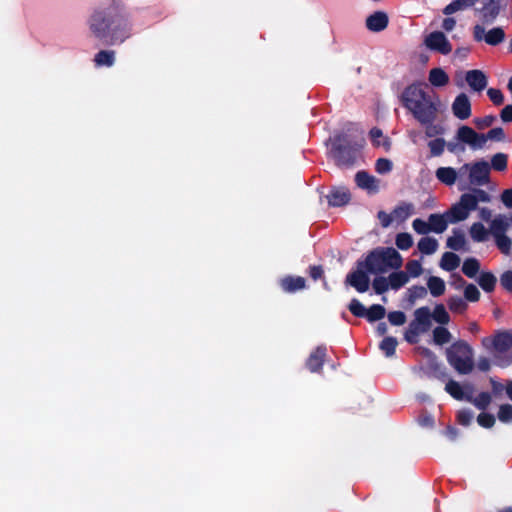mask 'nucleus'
Masks as SVG:
<instances>
[{
	"label": "nucleus",
	"instance_id": "1",
	"mask_svg": "<svg viewBox=\"0 0 512 512\" xmlns=\"http://www.w3.org/2000/svg\"><path fill=\"white\" fill-rule=\"evenodd\" d=\"M511 227L512 213L498 214L490 221L489 229L482 223L475 222L471 225L469 233L475 242L486 241L490 234L500 252L509 255L512 251V240L506 233Z\"/></svg>",
	"mask_w": 512,
	"mask_h": 512
},
{
	"label": "nucleus",
	"instance_id": "2",
	"mask_svg": "<svg viewBox=\"0 0 512 512\" xmlns=\"http://www.w3.org/2000/svg\"><path fill=\"white\" fill-rule=\"evenodd\" d=\"M126 14L127 10L121 0L103 2L91 13L88 20L89 29L96 38L106 39L109 28Z\"/></svg>",
	"mask_w": 512,
	"mask_h": 512
},
{
	"label": "nucleus",
	"instance_id": "3",
	"mask_svg": "<svg viewBox=\"0 0 512 512\" xmlns=\"http://www.w3.org/2000/svg\"><path fill=\"white\" fill-rule=\"evenodd\" d=\"M403 105L422 124L432 122L437 115V107L420 84H411L401 95Z\"/></svg>",
	"mask_w": 512,
	"mask_h": 512
},
{
	"label": "nucleus",
	"instance_id": "4",
	"mask_svg": "<svg viewBox=\"0 0 512 512\" xmlns=\"http://www.w3.org/2000/svg\"><path fill=\"white\" fill-rule=\"evenodd\" d=\"M402 263V256L394 248L375 250L364 260L365 267L371 274L384 273L389 269H399Z\"/></svg>",
	"mask_w": 512,
	"mask_h": 512
},
{
	"label": "nucleus",
	"instance_id": "5",
	"mask_svg": "<svg viewBox=\"0 0 512 512\" xmlns=\"http://www.w3.org/2000/svg\"><path fill=\"white\" fill-rule=\"evenodd\" d=\"M482 344L494 354L496 365L506 367L512 362V331H501L486 337Z\"/></svg>",
	"mask_w": 512,
	"mask_h": 512
},
{
	"label": "nucleus",
	"instance_id": "6",
	"mask_svg": "<svg viewBox=\"0 0 512 512\" xmlns=\"http://www.w3.org/2000/svg\"><path fill=\"white\" fill-rule=\"evenodd\" d=\"M450 365L460 374H468L473 369V350L465 342H456L447 350Z\"/></svg>",
	"mask_w": 512,
	"mask_h": 512
},
{
	"label": "nucleus",
	"instance_id": "7",
	"mask_svg": "<svg viewBox=\"0 0 512 512\" xmlns=\"http://www.w3.org/2000/svg\"><path fill=\"white\" fill-rule=\"evenodd\" d=\"M490 164L484 160L466 163L460 167V176L468 174V181L472 185H485L489 181Z\"/></svg>",
	"mask_w": 512,
	"mask_h": 512
},
{
	"label": "nucleus",
	"instance_id": "8",
	"mask_svg": "<svg viewBox=\"0 0 512 512\" xmlns=\"http://www.w3.org/2000/svg\"><path fill=\"white\" fill-rule=\"evenodd\" d=\"M472 36L476 42H484L490 46H497L506 39L503 28L493 27L486 30L483 23H477L472 28Z\"/></svg>",
	"mask_w": 512,
	"mask_h": 512
},
{
	"label": "nucleus",
	"instance_id": "9",
	"mask_svg": "<svg viewBox=\"0 0 512 512\" xmlns=\"http://www.w3.org/2000/svg\"><path fill=\"white\" fill-rule=\"evenodd\" d=\"M475 209L476 201L474 197L470 194H463L460 200L446 212V217L450 223H457L466 220Z\"/></svg>",
	"mask_w": 512,
	"mask_h": 512
},
{
	"label": "nucleus",
	"instance_id": "10",
	"mask_svg": "<svg viewBox=\"0 0 512 512\" xmlns=\"http://www.w3.org/2000/svg\"><path fill=\"white\" fill-rule=\"evenodd\" d=\"M131 33L132 23L129 20L128 14H126L109 28L107 33L109 40L107 42L111 45L121 44L131 36Z\"/></svg>",
	"mask_w": 512,
	"mask_h": 512
},
{
	"label": "nucleus",
	"instance_id": "11",
	"mask_svg": "<svg viewBox=\"0 0 512 512\" xmlns=\"http://www.w3.org/2000/svg\"><path fill=\"white\" fill-rule=\"evenodd\" d=\"M455 138L459 142L466 144L472 150H481L485 147L484 134L477 133L466 125L458 128Z\"/></svg>",
	"mask_w": 512,
	"mask_h": 512
},
{
	"label": "nucleus",
	"instance_id": "12",
	"mask_svg": "<svg viewBox=\"0 0 512 512\" xmlns=\"http://www.w3.org/2000/svg\"><path fill=\"white\" fill-rule=\"evenodd\" d=\"M504 7L503 0H486L482 7L476 9L475 12L480 15L481 23L491 24L496 20Z\"/></svg>",
	"mask_w": 512,
	"mask_h": 512
},
{
	"label": "nucleus",
	"instance_id": "13",
	"mask_svg": "<svg viewBox=\"0 0 512 512\" xmlns=\"http://www.w3.org/2000/svg\"><path fill=\"white\" fill-rule=\"evenodd\" d=\"M369 271H367L364 261L358 264L357 269L347 276V282L358 292L363 293L369 288Z\"/></svg>",
	"mask_w": 512,
	"mask_h": 512
},
{
	"label": "nucleus",
	"instance_id": "14",
	"mask_svg": "<svg viewBox=\"0 0 512 512\" xmlns=\"http://www.w3.org/2000/svg\"><path fill=\"white\" fill-rule=\"evenodd\" d=\"M426 46L441 54H449L452 51V45L442 32H432L425 39Z\"/></svg>",
	"mask_w": 512,
	"mask_h": 512
},
{
	"label": "nucleus",
	"instance_id": "15",
	"mask_svg": "<svg viewBox=\"0 0 512 512\" xmlns=\"http://www.w3.org/2000/svg\"><path fill=\"white\" fill-rule=\"evenodd\" d=\"M452 112L460 120L468 119L471 116V103L464 93L459 94L452 103Z\"/></svg>",
	"mask_w": 512,
	"mask_h": 512
},
{
	"label": "nucleus",
	"instance_id": "16",
	"mask_svg": "<svg viewBox=\"0 0 512 512\" xmlns=\"http://www.w3.org/2000/svg\"><path fill=\"white\" fill-rule=\"evenodd\" d=\"M355 181L359 188L366 190L370 194H375L380 190V181L365 171H359L355 175Z\"/></svg>",
	"mask_w": 512,
	"mask_h": 512
},
{
	"label": "nucleus",
	"instance_id": "17",
	"mask_svg": "<svg viewBox=\"0 0 512 512\" xmlns=\"http://www.w3.org/2000/svg\"><path fill=\"white\" fill-rule=\"evenodd\" d=\"M435 176L439 182L447 186H452L457 180L463 178V176H460V169L457 171L453 167H439L435 171Z\"/></svg>",
	"mask_w": 512,
	"mask_h": 512
},
{
	"label": "nucleus",
	"instance_id": "18",
	"mask_svg": "<svg viewBox=\"0 0 512 512\" xmlns=\"http://www.w3.org/2000/svg\"><path fill=\"white\" fill-rule=\"evenodd\" d=\"M388 15L383 11H377L366 19V27L373 32L384 30L388 25Z\"/></svg>",
	"mask_w": 512,
	"mask_h": 512
},
{
	"label": "nucleus",
	"instance_id": "19",
	"mask_svg": "<svg viewBox=\"0 0 512 512\" xmlns=\"http://www.w3.org/2000/svg\"><path fill=\"white\" fill-rule=\"evenodd\" d=\"M465 78L474 91H482L487 86V77L481 70H470L466 73Z\"/></svg>",
	"mask_w": 512,
	"mask_h": 512
},
{
	"label": "nucleus",
	"instance_id": "20",
	"mask_svg": "<svg viewBox=\"0 0 512 512\" xmlns=\"http://www.w3.org/2000/svg\"><path fill=\"white\" fill-rule=\"evenodd\" d=\"M281 288L288 293H294L306 287V281L300 276H286L280 280Z\"/></svg>",
	"mask_w": 512,
	"mask_h": 512
},
{
	"label": "nucleus",
	"instance_id": "21",
	"mask_svg": "<svg viewBox=\"0 0 512 512\" xmlns=\"http://www.w3.org/2000/svg\"><path fill=\"white\" fill-rule=\"evenodd\" d=\"M445 390L456 400H467V401L471 400L470 388L466 387V389H465L463 386H461L456 381H453V380L449 381L446 384Z\"/></svg>",
	"mask_w": 512,
	"mask_h": 512
},
{
	"label": "nucleus",
	"instance_id": "22",
	"mask_svg": "<svg viewBox=\"0 0 512 512\" xmlns=\"http://www.w3.org/2000/svg\"><path fill=\"white\" fill-rule=\"evenodd\" d=\"M326 355V348L318 347L315 349L308 358L307 367L312 372H317L321 369L324 357Z\"/></svg>",
	"mask_w": 512,
	"mask_h": 512
},
{
	"label": "nucleus",
	"instance_id": "23",
	"mask_svg": "<svg viewBox=\"0 0 512 512\" xmlns=\"http://www.w3.org/2000/svg\"><path fill=\"white\" fill-rule=\"evenodd\" d=\"M430 319L431 313L429 308L422 307L415 311V319L412 321V323L426 332L431 324Z\"/></svg>",
	"mask_w": 512,
	"mask_h": 512
},
{
	"label": "nucleus",
	"instance_id": "24",
	"mask_svg": "<svg viewBox=\"0 0 512 512\" xmlns=\"http://www.w3.org/2000/svg\"><path fill=\"white\" fill-rule=\"evenodd\" d=\"M428 80L434 87H444L449 82V76L442 68H433L429 72Z\"/></svg>",
	"mask_w": 512,
	"mask_h": 512
},
{
	"label": "nucleus",
	"instance_id": "25",
	"mask_svg": "<svg viewBox=\"0 0 512 512\" xmlns=\"http://www.w3.org/2000/svg\"><path fill=\"white\" fill-rule=\"evenodd\" d=\"M428 222L431 226V232L435 233H443L447 228V224L450 223L446 217V213L444 215L431 214L428 218Z\"/></svg>",
	"mask_w": 512,
	"mask_h": 512
},
{
	"label": "nucleus",
	"instance_id": "26",
	"mask_svg": "<svg viewBox=\"0 0 512 512\" xmlns=\"http://www.w3.org/2000/svg\"><path fill=\"white\" fill-rule=\"evenodd\" d=\"M350 200V194L345 189H335L328 196V202L332 206H342Z\"/></svg>",
	"mask_w": 512,
	"mask_h": 512
},
{
	"label": "nucleus",
	"instance_id": "27",
	"mask_svg": "<svg viewBox=\"0 0 512 512\" xmlns=\"http://www.w3.org/2000/svg\"><path fill=\"white\" fill-rule=\"evenodd\" d=\"M389 285L391 289L397 290L409 281V276L404 271H398L391 273L388 277Z\"/></svg>",
	"mask_w": 512,
	"mask_h": 512
},
{
	"label": "nucleus",
	"instance_id": "28",
	"mask_svg": "<svg viewBox=\"0 0 512 512\" xmlns=\"http://www.w3.org/2000/svg\"><path fill=\"white\" fill-rule=\"evenodd\" d=\"M418 249L422 254L431 255L438 249V242L431 237H423L418 242Z\"/></svg>",
	"mask_w": 512,
	"mask_h": 512
},
{
	"label": "nucleus",
	"instance_id": "29",
	"mask_svg": "<svg viewBox=\"0 0 512 512\" xmlns=\"http://www.w3.org/2000/svg\"><path fill=\"white\" fill-rule=\"evenodd\" d=\"M460 264V258L451 252H446L443 254L440 266L442 269L446 271H452L456 269Z\"/></svg>",
	"mask_w": 512,
	"mask_h": 512
},
{
	"label": "nucleus",
	"instance_id": "30",
	"mask_svg": "<svg viewBox=\"0 0 512 512\" xmlns=\"http://www.w3.org/2000/svg\"><path fill=\"white\" fill-rule=\"evenodd\" d=\"M427 286L431 295L434 297L441 296L445 292V282L439 277H430L428 279Z\"/></svg>",
	"mask_w": 512,
	"mask_h": 512
},
{
	"label": "nucleus",
	"instance_id": "31",
	"mask_svg": "<svg viewBox=\"0 0 512 512\" xmlns=\"http://www.w3.org/2000/svg\"><path fill=\"white\" fill-rule=\"evenodd\" d=\"M413 214V205L403 204L391 213L392 219L398 222H403Z\"/></svg>",
	"mask_w": 512,
	"mask_h": 512
},
{
	"label": "nucleus",
	"instance_id": "32",
	"mask_svg": "<svg viewBox=\"0 0 512 512\" xmlns=\"http://www.w3.org/2000/svg\"><path fill=\"white\" fill-rule=\"evenodd\" d=\"M97 66H112L115 61V52L102 50L95 55L94 59Z\"/></svg>",
	"mask_w": 512,
	"mask_h": 512
},
{
	"label": "nucleus",
	"instance_id": "33",
	"mask_svg": "<svg viewBox=\"0 0 512 512\" xmlns=\"http://www.w3.org/2000/svg\"><path fill=\"white\" fill-rule=\"evenodd\" d=\"M496 281V277L490 272H483L478 277L479 285L486 292H491L494 290Z\"/></svg>",
	"mask_w": 512,
	"mask_h": 512
},
{
	"label": "nucleus",
	"instance_id": "34",
	"mask_svg": "<svg viewBox=\"0 0 512 512\" xmlns=\"http://www.w3.org/2000/svg\"><path fill=\"white\" fill-rule=\"evenodd\" d=\"M479 268H480V263L477 259L468 258L463 263L462 271L467 277L473 278L479 271Z\"/></svg>",
	"mask_w": 512,
	"mask_h": 512
},
{
	"label": "nucleus",
	"instance_id": "35",
	"mask_svg": "<svg viewBox=\"0 0 512 512\" xmlns=\"http://www.w3.org/2000/svg\"><path fill=\"white\" fill-rule=\"evenodd\" d=\"M466 245V239L462 232H454L447 240V246L453 250H461Z\"/></svg>",
	"mask_w": 512,
	"mask_h": 512
},
{
	"label": "nucleus",
	"instance_id": "36",
	"mask_svg": "<svg viewBox=\"0 0 512 512\" xmlns=\"http://www.w3.org/2000/svg\"><path fill=\"white\" fill-rule=\"evenodd\" d=\"M385 313L386 311L383 306L375 304L367 309L365 318L370 322H374L382 319L385 316Z\"/></svg>",
	"mask_w": 512,
	"mask_h": 512
},
{
	"label": "nucleus",
	"instance_id": "37",
	"mask_svg": "<svg viewBox=\"0 0 512 512\" xmlns=\"http://www.w3.org/2000/svg\"><path fill=\"white\" fill-rule=\"evenodd\" d=\"M433 340L436 344L443 345L451 340V334L444 327H436L433 331Z\"/></svg>",
	"mask_w": 512,
	"mask_h": 512
},
{
	"label": "nucleus",
	"instance_id": "38",
	"mask_svg": "<svg viewBox=\"0 0 512 512\" xmlns=\"http://www.w3.org/2000/svg\"><path fill=\"white\" fill-rule=\"evenodd\" d=\"M397 340L393 337H386L384 338L380 343V349L383 351V353L387 357H391L394 355L396 347H397Z\"/></svg>",
	"mask_w": 512,
	"mask_h": 512
},
{
	"label": "nucleus",
	"instance_id": "39",
	"mask_svg": "<svg viewBox=\"0 0 512 512\" xmlns=\"http://www.w3.org/2000/svg\"><path fill=\"white\" fill-rule=\"evenodd\" d=\"M370 137H371V140L373 141L374 145L382 146L386 149H388L390 147L389 140L383 136V133L380 129H378V128L371 129Z\"/></svg>",
	"mask_w": 512,
	"mask_h": 512
},
{
	"label": "nucleus",
	"instance_id": "40",
	"mask_svg": "<svg viewBox=\"0 0 512 512\" xmlns=\"http://www.w3.org/2000/svg\"><path fill=\"white\" fill-rule=\"evenodd\" d=\"M431 317L440 324H447L450 320L449 314L447 313L445 307L441 304L437 305L433 313L431 314Z\"/></svg>",
	"mask_w": 512,
	"mask_h": 512
},
{
	"label": "nucleus",
	"instance_id": "41",
	"mask_svg": "<svg viewBox=\"0 0 512 512\" xmlns=\"http://www.w3.org/2000/svg\"><path fill=\"white\" fill-rule=\"evenodd\" d=\"M423 272L422 264L418 260H410L406 264L407 275L413 278L419 277Z\"/></svg>",
	"mask_w": 512,
	"mask_h": 512
},
{
	"label": "nucleus",
	"instance_id": "42",
	"mask_svg": "<svg viewBox=\"0 0 512 512\" xmlns=\"http://www.w3.org/2000/svg\"><path fill=\"white\" fill-rule=\"evenodd\" d=\"M395 242L399 249L407 250L413 245V238L409 233H399Z\"/></svg>",
	"mask_w": 512,
	"mask_h": 512
},
{
	"label": "nucleus",
	"instance_id": "43",
	"mask_svg": "<svg viewBox=\"0 0 512 512\" xmlns=\"http://www.w3.org/2000/svg\"><path fill=\"white\" fill-rule=\"evenodd\" d=\"M497 171H503L507 167V156L503 153H497L492 157L490 168Z\"/></svg>",
	"mask_w": 512,
	"mask_h": 512
},
{
	"label": "nucleus",
	"instance_id": "44",
	"mask_svg": "<svg viewBox=\"0 0 512 512\" xmlns=\"http://www.w3.org/2000/svg\"><path fill=\"white\" fill-rule=\"evenodd\" d=\"M425 331L422 330L420 327L416 326L412 322L410 323L406 333H405V339L409 343H415L417 342V338L421 333H424Z\"/></svg>",
	"mask_w": 512,
	"mask_h": 512
},
{
	"label": "nucleus",
	"instance_id": "45",
	"mask_svg": "<svg viewBox=\"0 0 512 512\" xmlns=\"http://www.w3.org/2000/svg\"><path fill=\"white\" fill-rule=\"evenodd\" d=\"M349 310L351 313L357 317H365L367 309L365 306L357 299H353L349 304Z\"/></svg>",
	"mask_w": 512,
	"mask_h": 512
},
{
	"label": "nucleus",
	"instance_id": "46",
	"mask_svg": "<svg viewBox=\"0 0 512 512\" xmlns=\"http://www.w3.org/2000/svg\"><path fill=\"white\" fill-rule=\"evenodd\" d=\"M449 309L453 312L462 313L465 311L467 305L463 299L460 297L450 298L448 302Z\"/></svg>",
	"mask_w": 512,
	"mask_h": 512
},
{
	"label": "nucleus",
	"instance_id": "47",
	"mask_svg": "<svg viewBox=\"0 0 512 512\" xmlns=\"http://www.w3.org/2000/svg\"><path fill=\"white\" fill-rule=\"evenodd\" d=\"M477 408L485 409L491 402V397L488 393H481L474 399L470 400Z\"/></svg>",
	"mask_w": 512,
	"mask_h": 512
},
{
	"label": "nucleus",
	"instance_id": "48",
	"mask_svg": "<svg viewBox=\"0 0 512 512\" xmlns=\"http://www.w3.org/2000/svg\"><path fill=\"white\" fill-rule=\"evenodd\" d=\"M373 288L377 294H382L390 288L388 278L377 277L373 281Z\"/></svg>",
	"mask_w": 512,
	"mask_h": 512
},
{
	"label": "nucleus",
	"instance_id": "49",
	"mask_svg": "<svg viewBox=\"0 0 512 512\" xmlns=\"http://www.w3.org/2000/svg\"><path fill=\"white\" fill-rule=\"evenodd\" d=\"M428 146L430 148L432 155L439 156L444 151L445 141L441 138H438L430 141Z\"/></svg>",
	"mask_w": 512,
	"mask_h": 512
},
{
	"label": "nucleus",
	"instance_id": "50",
	"mask_svg": "<svg viewBox=\"0 0 512 512\" xmlns=\"http://www.w3.org/2000/svg\"><path fill=\"white\" fill-rule=\"evenodd\" d=\"M413 229L418 234H428L431 232V226L429 225V222L424 221L422 219H415L412 223Z\"/></svg>",
	"mask_w": 512,
	"mask_h": 512
},
{
	"label": "nucleus",
	"instance_id": "51",
	"mask_svg": "<svg viewBox=\"0 0 512 512\" xmlns=\"http://www.w3.org/2000/svg\"><path fill=\"white\" fill-rule=\"evenodd\" d=\"M485 143L488 140L502 141L505 138L504 130L500 127L491 129L487 134H484Z\"/></svg>",
	"mask_w": 512,
	"mask_h": 512
},
{
	"label": "nucleus",
	"instance_id": "52",
	"mask_svg": "<svg viewBox=\"0 0 512 512\" xmlns=\"http://www.w3.org/2000/svg\"><path fill=\"white\" fill-rule=\"evenodd\" d=\"M392 162L386 158H380L375 164V169L379 174H386L392 170Z\"/></svg>",
	"mask_w": 512,
	"mask_h": 512
},
{
	"label": "nucleus",
	"instance_id": "53",
	"mask_svg": "<svg viewBox=\"0 0 512 512\" xmlns=\"http://www.w3.org/2000/svg\"><path fill=\"white\" fill-rule=\"evenodd\" d=\"M498 418L501 422H510L512 420V406L508 404L500 406Z\"/></svg>",
	"mask_w": 512,
	"mask_h": 512
},
{
	"label": "nucleus",
	"instance_id": "54",
	"mask_svg": "<svg viewBox=\"0 0 512 512\" xmlns=\"http://www.w3.org/2000/svg\"><path fill=\"white\" fill-rule=\"evenodd\" d=\"M464 295L468 301L475 302L479 300L480 292L475 285L469 284L465 287Z\"/></svg>",
	"mask_w": 512,
	"mask_h": 512
},
{
	"label": "nucleus",
	"instance_id": "55",
	"mask_svg": "<svg viewBox=\"0 0 512 512\" xmlns=\"http://www.w3.org/2000/svg\"><path fill=\"white\" fill-rule=\"evenodd\" d=\"M487 95L495 105H501L504 102V96L502 92L495 88H490L487 91Z\"/></svg>",
	"mask_w": 512,
	"mask_h": 512
},
{
	"label": "nucleus",
	"instance_id": "56",
	"mask_svg": "<svg viewBox=\"0 0 512 512\" xmlns=\"http://www.w3.org/2000/svg\"><path fill=\"white\" fill-rule=\"evenodd\" d=\"M388 319H389L391 324L397 325V326L403 325L405 323V321H406L405 314L403 312H400V311L391 312L388 315Z\"/></svg>",
	"mask_w": 512,
	"mask_h": 512
},
{
	"label": "nucleus",
	"instance_id": "57",
	"mask_svg": "<svg viewBox=\"0 0 512 512\" xmlns=\"http://www.w3.org/2000/svg\"><path fill=\"white\" fill-rule=\"evenodd\" d=\"M477 421H478L479 425H481L482 427L490 428L494 425L495 418L493 415H490L487 413H481L478 416Z\"/></svg>",
	"mask_w": 512,
	"mask_h": 512
},
{
	"label": "nucleus",
	"instance_id": "58",
	"mask_svg": "<svg viewBox=\"0 0 512 512\" xmlns=\"http://www.w3.org/2000/svg\"><path fill=\"white\" fill-rule=\"evenodd\" d=\"M473 419V413L469 410H460L458 412V421L462 425H469Z\"/></svg>",
	"mask_w": 512,
	"mask_h": 512
},
{
	"label": "nucleus",
	"instance_id": "59",
	"mask_svg": "<svg viewBox=\"0 0 512 512\" xmlns=\"http://www.w3.org/2000/svg\"><path fill=\"white\" fill-rule=\"evenodd\" d=\"M500 282L505 289L512 291V270L504 272L500 277Z\"/></svg>",
	"mask_w": 512,
	"mask_h": 512
},
{
	"label": "nucleus",
	"instance_id": "60",
	"mask_svg": "<svg viewBox=\"0 0 512 512\" xmlns=\"http://www.w3.org/2000/svg\"><path fill=\"white\" fill-rule=\"evenodd\" d=\"M463 10H465V9L462 7V5H460L457 0H453L450 4H448L444 8L443 13L445 15H451L458 11H463Z\"/></svg>",
	"mask_w": 512,
	"mask_h": 512
},
{
	"label": "nucleus",
	"instance_id": "61",
	"mask_svg": "<svg viewBox=\"0 0 512 512\" xmlns=\"http://www.w3.org/2000/svg\"><path fill=\"white\" fill-rule=\"evenodd\" d=\"M472 197H474L476 201V206L479 202H489L490 196L484 190H475L473 193H469Z\"/></svg>",
	"mask_w": 512,
	"mask_h": 512
},
{
	"label": "nucleus",
	"instance_id": "62",
	"mask_svg": "<svg viewBox=\"0 0 512 512\" xmlns=\"http://www.w3.org/2000/svg\"><path fill=\"white\" fill-rule=\"evenodd\" d=\"M501 201L505 207L512 208V189H506L502 192Z\"/></svg>",
	"mask_w": 512,
	"mask_h": 512
},
{
	"label": "nucleus",
	"instance_id": "63",
	"mask_svg": "<svg viewBox=\"0 0 512 512\" xmlns=\"http://www.w3.org/2000/svg\"><path fill=\"white\" fill-rule=\"evenodd\" d=\"M501 120L503 122H511L512 121V105L505 106L501 111Z\"/></svg>",
	"mask_w": 512,
	"mask_h": 512
},
{
	"label": "nucleus",
	"instance_id": "64",
	"mask_svg": "<svg viewBox=\"0 0 512 512\" xmlns=\"http://www.w3.org/2000/svg\"><path fill=\"white\" fill-rule=\"evenodd\" d=\"M493 121H494V118L492 116H486L481 119H475L474 122L479 128H485V127H489L490 125H492Z\"/></svg>",
	"mask_w": 512,
	"mask_h": 512
}]
</instances>
